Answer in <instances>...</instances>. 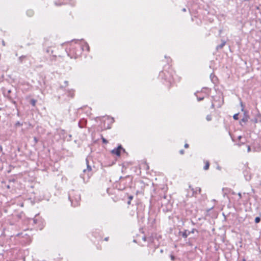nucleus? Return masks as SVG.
Returning <instances> with one entry per match:
<instances>
[{
	"label": "nucleus",
	"instance_id": "obj_21",
	"mask_svg": "<svg viewBox=\"0 0 261 261\" xmlns=\"http://www.w3.org/2000/svg\"><path fill=\"white\" fill-rule=\"evenodd\" d=\"M203 99V97H201V98H198V101H200V100H202Z\"/></svg>",
	"mask_w": 261,
	"mask_h": 261
},
{
	"label": "nucleus",
	"instance_id": "obj_19",
	"mask_svg": "<svg viewBox=\"0 0 261 261\" xmlns=\"http://www.w3.org/2000/svg\"><path fill=\"white\" fill-rule=\"evenodd\" d=\"M180 153L181 154H183L184 153V150L181 149L180 150Z\"/></svg>",
	"mask_w": 261,
	"mask_h": 261
},
{
	"label": "nucleus",
	"instance_id": "obj_28",
	"mask_svg": "<svg viewBox=\"0 0 261 261\" xmlns=\"http://www.w3.org/2000/svg\"><path fill=\"white\" fill-rule=\"evenodd\" d=\"M65 83L66 84H67V83H68V82H67V81H65Z\"/></svg>",
	"mask_w": 261,
	"mask_h": 261
},
{
	"label": "nucleus",
	"instance_id": "obj_22",
	"mask_svg": "<svg viewBox=\"0 0 261 261\" xmlns=\"http://www.w3.org/2000/svg\"><path fill=\"white\" fill-rule=\"evenodd\" d=\"M238 195H239V198H242V195H241V193H238Z\"/></svg>",
	"mask_w": 261,
	"mask_h": 261
},
{
	"label": "nucleus",
	"instance_id": "obj_7",
	"mask_svg": "<svg viewBox=\"0 0 261 261\" xmlns=\"http://www.w3.org/2000/svg\"><path fill=\"white\" fill-rule=\"evenodd\" d=\"M189 233H190V232H188V233L187 230H186L185 231L182 232V236L184 238H186L188 237V236L189 235Z\"/></svg>",
	"mask_w": 261,
	"mask_h": 261
},
{
	"label": "nucleus",
	"instance_id": "obj_27",
	"mask_svg": "<svg viewBox=\"0 0 261 261\" xmlns=\"http://www.w3.org/2000/svg\"><path fill=\"white\" fill-rule=\"evenodd\" d=\"M183 11H186V9H185V8H184V9H183Z\"/></svg>",
	"mask_w": 261,
	"mask_h": 261
},
{
	"label": "nucleus",
	"instance_id": "obj_6",
	"mask_svg": "<svg viewBox=\"0 0 261 261\" xmlns=\"http://www.w3.org/2000/svg\"><path fill=\"white\" fill-rule=\"evenodd\" d=\"M209 166H210V163H209L208 161H206L205 165L203 167L204 170H208L209 168Z\"/></svg>",
	"mask_w": 261,
	"mask_h": 261
},
{
	"label": "nucleus",
	"instance_id": "obj_3",
	"mask_svg": "<svg viewBox=\"0 0 261 261\" xmlns=\"http://www.w3.org/2000/svg\"><path fill=\"white\" fill-rule=\"evenodd\" d=\"M249 119V116L246 113V112H244V117L241 120V122L240 123H241L242 122H246L248 121Z\"/></svg>",
	"mask_w": 261,
	"mask_h": 261
},
{
	"label": "nucleus",
	"instance_id": "obj_5",
	"mask_svg": "<svg viewBox=\"0 0 261 261\" xmlns=\"http://www.w3.org/2000/svg\"><path fill=\"white\" fill-rule=\"evenodd\" d=\"M225 44L226 42L225 41H222V43L217 46V49L223 48V47L225 45Z\"/></svg>",
	"mask_w": 261,
	"mask_h": 261
},
{
	"label": "nucleus",
	"instance_id": "obj_18",
	"mask_svg": "<svg viewBox=\"0 0 261 261\" xmlns=\"http://www.w3.org/2000/svg\"><path fill=\"white\" fill-rule=\"evenodd\" d=\"M250 150H251V148H250V147L249 146H248V147H247V151H248V152H249V151H250Z\"/></svg>",
	"mask_w": 261,
	"mask_h": 261
},
{
	"label": "nucleus",
	"instance_id": "obj_10",
	"mask_svg": "<svg viewBox=\"0 0 261 261\" xmlns=\"http://www.w3.org/2000/svg\"><path fill=\"white\" fill-rule=\"evenodd\" d=\"M11 93V90H8L7 91V93H6V92L4 93V94L5 95H6L7 96H8V97H9L10 98H11V97L9 95V94Z\"/></svg>",
	"mask_w": 261,
	"mask_h": 261
},
{
	"label": "nucleus",
	"instance_id": "obj_2",
	"mask_svg": "<svg viewBox=\"0 0 261 261\" xmlns=\"http://www.w3.org/2000/svg\"><path fill=\"white\" fill-rule=\"evenodd\" d=\"M189 188L191 189V191H192V195H194L195 194H197L198 192L199 193H200L201 192V188L197 187L195 189H194L193 188H191V187L190 186Z\"/></svg>",
	"mask_w": 261,
	"mask_h": 261
},
{
	"label": "nucleus",
	"instance_id": "obj_23",
	"mask_svg": "<svg viewBox=\"0 0 261 261\" xmlns=\"http://www.w3.org/2000/svg\"><path fill=\"white\" fill-rule=\"evenodd\" d=\"M0 151H3V147L1 145H0Z\"/></svg>",
	"mask_w": 261,
	"mask_h": 261
},
{
	"label": "nucleus",
	"instance_id": "obj_8",
	"mask_svg": "<svg viewBox=\"0 0 261 261\" xmlns=\"http://www.w3.org/2000/svg\"><path fill=\"white\" fill-rule=\"evenodd\" d=\"M68 95L69 96H70L71 97H73L74 96V92L73 90H69L68 91Z\"/></svg>",
	"mask_w": 261,
	"mask_h": 261
},
{
	"label": "nucleus",
	"instance_id": "obj_25",
	"mask_svg": "<svg viewBox=\"0 0 261 261\" xmlns=\"http://www.w3.org/2000/svg\"><path fill=\"white\" fill-rule=\"evenodd\" d=\"M16 125H20V123L19 122H18L17 123H16Z\"/></svg>",
	"mask_w": 261,
	"mask_h": 261
},
{
	"label": "nucleus",
	"instance_id": "obj_14",
	"mask_svg": "<svg viewBox=\"0 0 261 261\" xmlns=\"http://www.w3.org/2000/svg\"><path fill=\"white\" fill-rule=\"evenodd\" d=\"M102 142L107 144L108 143V141L104 138H102Z\"/></svg>",
	"mask_w": 261,
	"mask_h": 261
},
{
	"label": "nucleus",
	"instance_id": "obj_13",
	"mask_svg": "<svg viewBox=\"0 0 261 261\" xmlns=\"http://www.w3.org/2000/svg\"><path fill=\"white\" fill-rule=\"evenodd\" d=\"M239 114H236L233 115V118L235 120H238V118Z\"/></svg>",
	"mask_w": 261,
	"mask_h": 261
},
{
	"label": "nucleus",
	"instance_id": "obj_26",
	"mask_svg": "<svg viewBox=\"0 0 261 261\" xmlns=\"http://www.w3.org/2000/svg\"><path fill=\"white\" fill-rule=\"evenodd\" d=\"M241 136H239V137H238V139H239V140H240V139H241Z\"/></svg>",
	"mask_w": 261,
	"mask_h": 261
},
{
	"label": "nucleus",
	"instance_id": "obj_1",
	"mask_svg": "<svg viewBox=\"0 0 261 261\" xmlns=\"http://www.w3.org/2000/svg\"><path fill=\"white\" fill-rule=\"evenodd\" d=\"M122 149V146L120 145L117 148L113 149L111 151V152L114 154H116L117 156H119L120 155V150Z\"/></svg>",
	"mask_w": 261,
	"mask_h": 261
},
{
	"label": "nucleus",
	"instance_id": "obj_20",
	"mask_svg": "<svg viewBox=\"0 0 261 261\" xmlns=\"http://www.w3.org/2000/svg\"><path fill=\"white\" fill-rule=\"evenodd\" d=\"M184 146L185 148H188L189 145L188 144H185Z\"/></svg>",
	"mask_w": 261,
	"mask_h": 261
},
{
	"label": "nucleus",
	"instance_id": "obj_29",
	"mask_svg": "<svg viewBox=\"0 0 261 261\" xmlns=\"http://www.w3.org/2000/svg\"><path fill=\"white\" fill-rule=\"evenodd\" d=\"M105 240L107 241L108 239L107 238H105Z\"/></svg>",
	"mask_w": 261,
	"mask_h": 261
},
{
	"label": "nucleus",
	"instance_id": "obj_16",
	"mask_svg": "<svg viewBox=\"0 0 261 261\" xmlns=\"http://www.w3.org/2000/svg\"><path fill=\"white\" fill-rule=\"evenodd\" d=\"M170 258H171V260L173 261H174L175 260V257L173 255H170Z\"/></svg>",
	"mask_w": 261,
	"mask_h": 261
},
{
	"label": "nucleus",
	"instance_id": "obj_9",
	"mask_svg": "<svg viewBox=\"0 0 261 261\" xmlns=\"http://www.w3.org/2000/svg\"><path fill=\"white\" fill-rule=\"evenodd\" d=\"M36 100L34 99H32L31 100V103L32 104V105L33 106H35V105H36Z\"/></svg>",
	"mask_w": 261,
	"mask_h": 261
},
{
	"label": "nucleus",
	"instance_id": "obj_11",
	"mask_svg": "<svg viewBox=\"0 0 261 261\" xmlns=\"http://www.w3.org/2000/svg\"><path fill=\"white\" fill-rule=\"evenodd\" d=\"M260 221V219L259 217H256L255 219V222L257 223H259Z\"/></svg>",
	"mask_w": 261,
	"mask_h": 261
},
{
	"label": "nucleus",
	"instance_id": "obj_17",
	"mask_svg": "<svg viewBox=\"0 0 261 261\" xmlns=\"http://www.w3.org/2000/svg\"><path fill=\"white\" fill-rule=\"evenodd\" d=\"M241 107H242V111H244V106H243V103H242V102H241Z\"/></svg>",
	"mask_w": 261,
	"mask_h": 261
},
{
	"label": "nucleus",
	"instance_id": "obj_12",
	"mask_svg": "<svg viewBox=\"0 0 261 261\" xmlns=\"http://www.w3.org/2000/svg\"><path fill=\"white\" fill-rule=\"evenodd\" d=\"M128 198H129V201L127 202V203H128V204H130V201H131L132 199L133 198V196H129L128 197Z\"/></svg>",
	"mask_w": 261,
	"mask_h": 261
},
{
	"label": "nucleus",
	"instance_id": "obj_15",
	"mask_svg": "<svg viewBox=\"0 0 261 261\" xmlns=\"http://www.w3.org/2000/svg\"><path fill=\"white\" fill-rule=\"evenodd\" d=\"M206 119H207V120H208V121H210V120H211V119H212L211 116L210 115H207V116H206Z\"/></svg>",
	"mask_w": 261,
	"mask_h": 261
},
{
	"label": "nucleus",
	"instance_id": "obj_24",
	"mask_svg": "<svg viewBox=\"0 0 261 261\" xmlns=\"http://www.w3.org/2000/svg\"><path fill=\"white\" fill-rule=\"evenodd\" d=\"M217 168L218 169V170H220L221 169V168L219 167V166H218L217 167Z\"/></svg>",
	"mask_w": 261,
	"mask_h": 261
},
{
	"label": "nucleus",
	"instance_id": "obj_4",
	"mask_svg": "<svg viewBox=\"0 0 261 261\" xmlns=\"http://www.w3.org/2000/svg\"><path fill=\"white\" fill-rule=\"evenodd\" d=\"M86 164H87V169L83 170V172L86 173L87 172H89L92 170L91 167L90 166L88 163V161L86 159Z\"/></svg>",
	"mask_w": 261,
	"mask_h": 261
}]
</instances>
